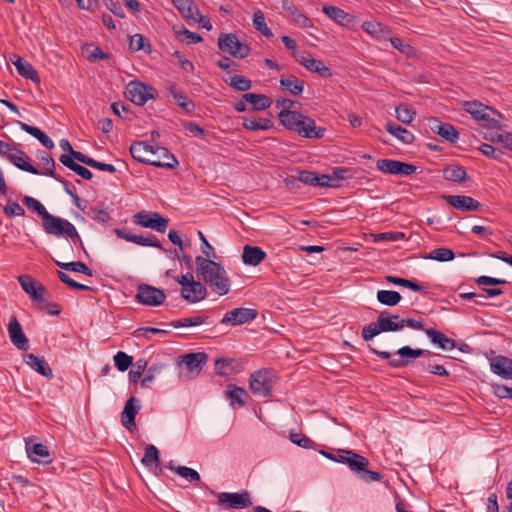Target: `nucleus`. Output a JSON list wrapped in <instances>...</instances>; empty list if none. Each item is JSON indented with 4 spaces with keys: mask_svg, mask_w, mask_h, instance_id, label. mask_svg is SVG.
Returning a JSON list of instances; mask_svg holds the SVG:
<instances>
[{
    "mask_svg": "<svg viewBox=\"0 0 512 512\" xmlns=\"http://www.w3.org/2000/svg\"><path fill=\"white\" fill-rule=\"evenodd\" d=\"M133 221L139 226L151 228L160 233L165 232L168 226V219L164 218L157 212L152 214H148L144 211L138 212L134 215Z\"/></svg>",
    "mask_w": 512,
    "mask_h": 512,
    "instance_id": "9b49d317",
    "label": "nucleus"
},
{
    "mask_svg": "<svg viewBox=\"0 0 512 512\" xmlns=\"http://www.w3.org/2000/svg\"><path fill=\"white\" fill-rule=\"evenodd\" d=\"M280 86L291 93L294 96H298L303 92L304 81L298 79L294 75H289L287 77H281Z\"/></svg>",
    "mask_w": 512,
    "mask_h": 512,
    "instance_id": "72a5a7b5",
    "label": "nucleus"
},
{
    "mask_svg": "<svg viewBox=\"0 0 512 512\" xmlns=\"http://www.w3.org/2000/svg\"><path fill=\"white\" fill-rule=\"evenodd\" d=\"M132 362L133 358L123 351H118L114 356L115 367L121 372L126 371L132 365Z\"/></svg>",
    "mask_w": 512,
    "mask_h": 512,
    "instance_id": "4d7b16f0",
    "label": "nucleus"
},
{
    "mask_svg": "<svg viewBox=\"0 0 512 512\" xmlns=\"http://www.w3.org/2000/svg\"><path fill=\"white\" fill-rule=\"evenodd\" d=\"M362 28L368 34L375 36L377 38H386L388 36L387 28L380 24L379 22H364Z\"/></svg>",
    "mask_w": 512,
    "mask_h": 512,
    "instance_id": "49530a36",
    "label": "nucleus"
},
{
    "mask_svg": "<svg viewBox=\"0 0 512 512\" xmlns=\"http://www.w3.org/2000/svg\"><path fill=\"white\" fill-rule=\"evenodd\" d=\"M207 258L197 256L196 263V276L199 280L208 284L209 287L218 295H226L230 290V279L225 268L211 258H215L216 254H210L203 249L202 251Z\"/></svg>",
    "mask_w": 512,
    "mask_h": 512,
    "instance_id": "f257e3e1",
    "label": "nucleus"
},
{
    "mask_svg": "<svg viewBox=\"0 0 512 512\" xmlns=\"http://www.w3.org/2000/svg\"><path fill=\"white\" fill-rule=\"evenodd\" d=\"M376 168L385 174L402 176L411 175L417 170V167L412 164L392 159H379L376 162Z\"/></svg>",
    "mask_w": 512,
    "mask_h": 512,
    "instance_id": "f8f14e48",
    "label": "nucleus"
},
{
    "mask_svg": "<svg viewBox=\"0 0 512 512\" xmlns=\"http://www.w3.org/2000/svg\"><path fill=\"white\" fill-rule=\"evenodd\" d=\"M218 48L234 58H246L250 54V47L240 42L234 33H222L218 37Z\"/></svg>",
    "mask_w": 512,
    "mask_h": 512,
    "instance_id": "6e6552de",
    "label": "nucleus"
},
{
    "mask_svg": "<svg viewBox=\"0 0 512 512\" xmlns=\"http://www.w3.org/2000/svg\"><path fill=\"white\" fill-rule=\"evenodd\" d=\"M8 334L12 344L21 351L29 349V341L16 317H12L8 324Z\"/></svg>",
    "mask_w": 512,
    "mask_h": 512,
    "instance_id": "f3484780",
    "label": "nucleus"
},
{
    "mask_svg": "<svg viewBox=\"0 0 512 512\" xmlns=\"http://www.w3.org/2000/svg\"><path fill=\"white\" fill-rule=\"evenodd\" d=\"M59 161L64 166H66L67 168H69L70 170L75 172L77 175H79L83 179H85V180L92 179V177H93L92 172L89 169H87L86 167L81 166L78 163H76L74 160H72V158L70 156L63 154L59 157Z\"/></svg>",
    "mask_w": 512,
    "mask_h": 512,
    "instance_id": "473e14b6",
    "label": "nucleus"
},
{
    "mask_svg": "<svg viewBox=\"0 0 512 512\" xmlns=\"http://www.w3.org/2000/svg\"><path fill=\"white\" fill-rule=\"evenodd\" d=\"M376 297L381 304L390 307L396 306L402 299L400 293L393 290H379Z\"/></svg>",
    "mask_w": 512,
    "mask_h": 512,
    "instance_id": "79ce46f5",
    "label": "nucleus"
},
{
    "mask_svg": "<svg viewBox=\"0 0 512 512\" xmlns=\"http://www.w3.org/2000/svg\"><path fill=\"white\" fill-rule=\"evenodd\" d=\"M227 398L230 400V405L234 406L237 404L242 407L246 403L247 392L238 386L229 385L226 391Z\"/></svg>",
    "mask_w": 512,
    "mask_h": 512,
    "instance_id": "e433bc0d",
    "label": "nucleus"
},
{
    "mask_svg": "<svg viewBox=\"0 0 512 512\" xmlns=\"http://www.w3.org/2000/svg\"><path fill=\"white\" fill-rule=\"evenodd\" d=\"M258 315L256 309L251 308H235L228 311L221 319V324H229L232 326L242 325L254 320Z\"/></svg>",
    "mask_w": 512,
    "mask_h": 512,
    "instance_id": "2eb2a0df",
    "label": "nucleus"
},
{
    "mask_svg": "<svg viewBox=\"0 0 512 512\" xmlns=\"http://www.w3.org/2000/svg\"><path fill=\"white\" fill-rule=\"evenodd\" d=\"M377 319L383 332H396L403 329L402 318L399 315L383 311L378 315Z\"/></svg>",
    "mask_w": 512,
    "mask_h": 512,
    "instance_id": "bb28decb",
    "label": "nucleus"
},
{
    "mask_svg": "<svg viewBox=\"0 0 512 512\" xmlns=\"http://www.w3.org/2000/svg\"><path fill=\"white\" fill-rule=\"evenodd\" d=\"M425 333L430 341L443 350H452L456 347L453 339L446 337L443 333L435 329H426Z\"/></svg>",
    "mask_w": 512,
    "mask_h": 512,
    "instance_id": "7c9ffc66",
    "label": "nucleus"
},
{
    "mask_svg": "<svg viewBox=\"0 0 512 512\" xmlns=\"http://www.w3.org/2000/svg\"><path fill=\"white\" fill-rule=\"evenodd\" d=\"M337 462L346 464L351 471L359 473L360 470H364L368 466L369 460L364 456L355 453L352 450L339 449L335 452Z\"/></svg>",
    "mask_w": 512,
    "mask_h": 512,
    "instance_id": "ddd939ff",
    "label": "nucleus"
},
{
    "mask_svg": "<svg viewBox=\"0 0 512 512\" xmlns=\"http://www.w3.org/2000/svg\"><path fill=\"white\" fill-rule=\"evenodd\" d=\"M18 281H19L22 289L30 296V298L33 301H36V302L44 301L45 287L43 285L40 284L38 287H36V283L28 275L19 276Z\"/></svg>",
    "mask_w": 512,
    "mask_h": 512,
    "instance_id": "4be33fe9",
    "label": "nucleus"
},
{
    "mask_svg": "<svg viewBox=\"0 0 512 512\" xmlns=\"http://www.w3.org/2000/svg\"><path fill=\"white\" fill-rule=\"evenodd\" d=\"M253 26L254 28L263 34L265 37H272L273 34L271 30L268 28L264 13L261 10H257L253 14Z\"/></svg>",
    "mask_w": 512,
    "mask_h": 512,
    "instance_id": "de8ad7c7",
    "label": "nucleus"
},
{
    "mask_svg": "<svg viewBox=\"0 0 512 512\" xmlns=\"http://www.w3.org/2000/svg\"><path fill=\"white\" fill-rule=\"evenodd\" d=\"M111 109L114 114H116L117 116H119L122 119L130 121L133 118V114L129 111L128 106H126L122 103L114 102L111 105Z\"/></svg>",
    "mask_w": 512,
    "mask_h": 512,
    "instance_id": "69168bd1",
    "label": "nucleus"
},
{
    "mask_svg": "<svg viewBox=\"0 0 512 512\" xmlns=\"http://www.w3.org/2000/svg\"><path fill=\"white\" fill-rule=\"evenodd\" d=\"M266 258V253L258 246L245 245L242 261L246 265L257 266Z\"/></svg>",
    "mask_w": 512,
    "mask_h": 512,
    "instance_id": "c85d7f7f",
    "label": "nucleus"
},
{
    "mask_svg": "<svg viewBox=\"0 0 512 512\" xmlns=\"http://www.w3.org/2000/svg\"><path fill=\"white\" fill-rule=\"evenodd\" d=\"M178 11L187 19L199 14V9L192 0H172Z\"/></svg>",
    "mask_w": 512,
    "mask_h": 512,
    "instance_id": "58836bf2",
    "label": "nucleus"
},
{
    "mask_svg": "<svg viewBox=\"0 0 512 512\" xmlns=\"http://www.w3.org/2000/svg\"><path fill=\"white\" fill-rule=\"evenodd\" d=\"M140 401L131 396L124 405V409L121 413V423L129 431L136 429L135 417L140 411Z\"/></svg>",
    "mask_w": 512,
    "mask_h": 512,
    "instance_id": "dca6fc26",
    "label": "nucleus"
},
{
    "mask_svg": "<svg viewBox=\"0 0 512 512\" xmlns=\"http://www.w3.org/2000/svg\"><path fill=\"white\" fill-rule=\"evenodd\" d=\"M206 320H207V316L196 315V316H192V317H186V318L174 320L170 323V325L174 328L198 326V325L204 324L206 322Z\"/></svg>",
    "mask_w": 512,
    "mask_h": 512,
    "instance_id": "a18cd8bd",
    "label": "nucleus"
},
{
    "mask_svg": "<svg viewBox=\"0 0 512 512\" xmlns=\"http://www.w3.org/2000/svg\"><path fill=\"white\" fill-rule=\"evenodd\" d=\"M276 382V375L272 370L261 369L250 375L249 388L254 395L269 397Z\"/></svg>",
    "mask_w": 512,
    "mask_h": 512,
    "instance_id": "423d86ee",
    "label": "nucleus"
},
{
    "mask_svg": "<svg viewBox=\"0 0 512 512\" xmlns=\"http://www.w3.org/2000/svg\"><path fill=\"white\" fill-rule=\"evenodd\" d=\"M207 362V355L204 352H196V353H187L181 356L180 363L183 364L186 369L198 375L203 366Z\"/></svg>",
    "mask_w": 512,
    "mask_h": 512,
    "instance_id": "aec40b11",
    "label": "nucleus"
},
{
    "mask_svg": "<svg viewBox=\"0 0 512 512\" xmlns=\"http://www.w3.org/2000/svg\"><path fill=\"white\" fill-rule=\"evenodd\" d=\"M55 263L61 269L66 271L78 272L90 277L93 275L92 269H90L85 263L81 261L64 263L56 260Z\"/></svg>",
    "mask_w": 512,
    "mask_h": 512,
    "instance_id": "37998d69",
    "label": "nucleus"
},
{
    "mask_svg": "<svg viewBox=\"0 0 512 512\" xmlns=\"http://www.w3.org/2000/svg\"><path fill=\"white\" fill-rule=\"evenodd\" d=\"M130 154L136 161L155 167L174 169L179 164L167 148L153 147L143 141L134 142L130 146Z\"/></svg>",
    "mask_w": 512,
    "mask_h": 512,
    "instance_id": "f03ea898",
    "label": "nucleus"
},
{
    "mask_svg": "<svg viewBox=\"0 0 512 512\" xmlns=\"http://www.w3.org/2000/svg\"><path fill=\"white\" fill-rule=\"evenodd\" d=\"M22 201L28 209H32V210L36 211L38 213V215L41 216L42 221L44 220V218H46L50 214L46 210V208L41 204V202L33 197L24 196Z\"/></svg>",
    "mask_w": 512,
    "mask_h": 512,
    "instance_id": "603ef678",
    "label": "nucleus"
},
{
    "mask_svg": "<svg viewBox=\"0 0 512 512\" xmlns=\"http://www.w3.org/2000/svg\"><path fill=\"white\" fill-rule=\"evenodd\" d=\"M493 393L500 399H512V387L503 384H494Z\"/></svg>",
    "mask_w": 512,
    "mask_h": 512,
    "instance_id": "774afa93",
    "label": "nucleus"
},
{
    "mask_svg": "<svg viewBox=\"0 0 512 512\" xmlns=\"http://www.w3.org/2000/svg\"><path fill=\"white\" fill-rule=\"evenodd\" d=\"M380 327L378 320L364 326L362 329V338L365 341L372 340L375 336L383 332Z\"/></svg>",
    "mask_w": 512,
    "mask_h": 512,
    "instance_id": "e2e57ef3",
    "label": "nucleus"
},
{
    "mask_svg": "<svg viewBox=\"0 0 512 512\" xmlns=\"http://www.w3.org/2000/svg\"><path fill=\"white\" fill-rule=\"evenodd\" d=\"M134 243L140 246H150L162 249L161 243L153 234H147L146 236L137 235L135 237Z\"/></svg>",
    "mask_w": 512,
    "mask_h": 512,
    "instance_id": "680f3d73",
    "label": "nucleus"
},
{
    "mask_svg": "<svg viewBox=\"0 0 512 512\" xmlns=\"http://www.w3.org/2000/svg\"><path fill=\"white\" fill-rule=\"evenodd\" d=\"M147 361L139 359L133 365V368L129 371V379L132 383H137L143 373L146 371Z\"/></svg>",
    "mask_w": 512,
    "mask_h": 512,
    "instance_id": "13d9d810",
    "label": "nucleus"
},
{
    "mask_svg": "<svg viewBox=\"0 0 512 512\" xmlns=\"http://www.w3.org/2000/svg\"><path fill=\"white\" fill-rule=\"evenodd\" d=\"M217 498L219 505H225L228 508L241 509L252 505L250 494L247 491L242 493L221 492Z\"/></svg>",
    "mask_w": 512,
    "mask_h": 512,
    "instance_id": "4468645a",
    "label": "nucleus"
},
{
    "mask_svg": "<svg viewBox=\"0 0 512 512\" xmlns=\"http://www.w3.org/2000/svg\"><path fill=\"white\" fill-rule=\"evenodd\" d=\"M40 161L44 166V169L40 171L39 175H45L53 177L55 180H59V177L55 174V161L53 158L47 154L46 152H43V154L40 156Z\"/></svg>",
    "mask_w": 512,
    "mask_h": 512,
    "instance_id": "8fccbe9b",
    "label": "nucleus"
},
{
    "mask_svg": "<svg viewBox=\"0 0 512 512\" xmlns=\"http://www.w3.org/2000/svg\"><path fill=\"white\" fill-rule=\"evenodd\" d=\"M182 297L190 302L197 303L203 299H205L207 295L206 287L200 281H193L185 288L181 290Z\"/></svg>",
    "mask_w": 512,
    "mask_h": 512,
    "instance_id": "a878e982",
    "label": "nucleus"
},
{
    "mask_svg": "<svg viewBox=\"0 0 512 512\" xmlns=\"http://www.w3.org/2000/svg\"><path fill=\"white\" fill-rule=\"evenodd\" d=\"M42 226L47 234L56 237L78 238V231L70 221L52 214L44 218Z\"/></svg>",
    "mask_w": 512,
    "mask_h": 512,
    "instance_id": "0eeeda50",
    "label": "nucleus"
},
{
    "mask_svg": "<svg viewBox=\"0 0 512 512\" xmlns=\"http://www.w3.org/2000/svg\"><path fill=\"white\" fill-rule=\"evenodd\" d=\"M443 199L455 209L461 211H475L481 205L470 196L464 195H443Z\"/></svg>",
    "mask_w": 512,
    "mask_h": 512,
    "instance_id": "6ab92c4d",
    "label": "nucleus"
},
{
    "mask_svg": "<svg viewBox=\"0 0 512 512\" xmlns=\"http://www.w3.org/2000/svg\"><path fill=\"white\" fill-rule=\"evenodd\" d=\"M340 185L337 178L327 174L316 173L315 186L338 188Z\"/></svg>",
    "mask_w": 512,
    "mask_h": 512,
    "instance_id": "bf43d9fd",
    "label": "nucleus"
},
{
    "mask_svg": "<svg viewBox=\"0 0 512 512\" xmlns=\"http://www.w3.org/2000/svg\"><path fill=\"white\" fill-rule=\"evenodd\" d=\"M127 98L138 106H143L149 99L155 98V89L140 81H131L126 86Z\"/></svg>",
    "mask_w": 512,
    "mask_h": 512,
    "instance_id": "1a4fd4ad",
    "label": "nucleus"
},
{
    "mask_svg": "<svg viewBox=\"0 0 512 512\" xmlns=\"http://www.w3.org/2000/svg\"><path fill=\"white\" fill-rule=\"evenodd\" d=\"M243 100L248 102L252 105L253 110H264L266 108H269L272 104V101L269 97L263 95V94H256V93H246L243 94Z\"/></svg>",
    "mask_w": 512,
    "mask_h": 512,
    "instance_id": "f704fd0d",
    "label": "nucleus"
},
{
    "mask_svg": "<svg viewBox=\"0 0 512 512\" xmlns=\"http://www.w3.org/2000/svg\"><path fill=\"white\" fill-rule=\"evenodd\" d=\"M429 126L434 133H437L450 143H455L459 138L458 131L451 124L432 118L429 120Z\"/></svg>",
    "mask_w": 512,
    "mask_h": 512,
    "instance_id": "5701e85b",
    "label": "nucleus"
},
{
    "mask_svg": "<svg viewBox=\"0 0 512 512\" xmlns=\"http://www.w3.org/2000/svg\"><path fill=\"white\" fill-rule=\"evenodd\" d=\"M8 160L13 163L17 168L31 174L39 175L40 170L36 169L30 164V157L22 150L15 147L13 152L9 154Z\"/></svg>",
    "mask_w": 512,
    "mask_h": 512,
    "instance_id": "393cba45",
    "label": "nucleus"
},
{
    "mask_svg": "<svg viewBox=\"0 0 512 512\" xmlns=\"http://www.w3.org/2000/svg\"><path fill=\"white\" fill-rule=\"evenodd\" d=\"M226 82L234 89L242 92L249 90L252 86V81L241 75H234Z\"/></svg>",
    "mask_w": 512,
    "mask_h": 512,
    "instance_id": "5fc2aeb1",
    "label": "nucleus"
},
{
    "mask_svg": "<svg viewBox=\"0 0 512 512\" xmlns=\"http://www.w3.org/2000/svg\"><path fill=\"white\" fill-rule=\"evenodd\" d=\"M322 11L340 25L349 26L353 22V16L338 7L325 5Z\"/></svg>",
    "mask_w": 512,
    "mask_h": 512,
    "instance_id": "c756f323",
    "label": "nucleus"
},
{
    "mask_svg": "<svg viewBox=\"0 0 512 512\" xmlns=\"http://www.w3.org/2000/svg\"><path fill=\"white\" fill-rule=\"evenodd\" d=\"M278 119L286 129L296 132L302 137L320 139L324 136L325 129L316 127L312 118L295 110L279 112Z\"/></svg>",
    "mask_w": 512,
    "mask_h": 512,
    "instance_id": "7ed1b4c3",
    "label": "nucleus"
},
{
    "mask_svg": "<svg viewBox=\"0 0 512 512\" xmlns=\"http://www.w3.org/2000/svg\"><path fill=\"white\" fill-rule=\"evenodd\" d=\"M454 257L453 250L449 248H436L429 253L427 258L439 262H447L453 260Z\"/></svg>",
    "mask_w": 512,
    "mask_h": 512,
    "instance_id": "3c124183",
    "label": "nucleus"
},
{
    "mask_svg": "<svg viewBox=\"0 0 512 512\" xmlns=\"http://www.w3.org/2000/svg\"><path fill=\"white\" fill-rule=\"evenodd\" d=\"M10 61L15 66L18 74L25 79L31 80L34 83H40V77L34 67L27 61L23 60L17 55L10 57Z\"/></svg>",
    "mask_w": 512,
    "mask_h": 512,
    "instance_id": "b1692460",
    "label": "nucleus"
},
{
    "mask_svg": "<svg viewBox=\"0 0 512 512\" xmlns=\"http://www.w3.org/2000/svg\"><path fill=\"white\" fill-rule=\"evenodd\" d=\"M136 300L146 306H159L166 298L163 290L148 284H140L137 287Z\"/></svg>",
    "mask_w": 512,
    "mask_h": 512,
    "instance_id": "9d476101",
    "label": "nucleus"
},
{
    "mask_svg": "<svg viewBox=\"0 0 512 512\" xmlns=\"http://www.w3.org/2000/svg\"><path fill=\"white\" fill-rule=\"evenodd\" d=\"M464 110L471 114L472 118L488 129H495L501 126L502 115L478 101H466L463 105Z\"/></svg>",
    "mask_w": 512,
    "mask_h": 512,
    "instance_id": "20e7f679",
    "label": "nucleus"
},
{
    "mask_svg": "<svg viewBox=\"0 0 512 512\" xmlns=\"http://www.w3.org/2000/svg\"><path fill=\"white\" fill-rule=\"evenodd\" d=\"M415 111L405 104H400L396 107V118L404 123L409 124L415 117Z\"/></svg>",
    "mask_w": 512,
    "mask_h": 512,
    "instance_id": "864d4df0",
    "label": "nucleus"
},
{
    "mask_svg": "<svg viewBox=\"0 0 512 512\" xmlns=\"http://www.w3.org/2000/svg\"><path fill=\"white\" fill-rule=\"evenodd\" d=\"M21 129L36 138L47 149H52L54 147L53 141L38 127L30 126L26 123H21Z\"/></svg>",
    "mask_w": 512,
    "mask_h": 512,
    "instance_id": "c9c22d12",
    "label": "nucleus"
},
{
    "mask_svg": "<svg viewBox=\"0 0 512 512\" xmlns=\"http://www.w3.org/2000/svg\"><path fill=\"white\" fill-rule=\"evenodd\" d=\"M297 61L303 65L307 70L317 73L321 77L330 78L332 71L321 60L311 58L310 54L296 56Z\"/></svg>",
    "mask_w": 512,
    "mask_h": 512,
    "instance_id": "a211bd4d",
    "label": "nucleus"
},
{
    "mask_svg": "<svg viewBox=\"0 0 512 512\" xmlns=\"http://www.w3.org/2000/svg\"><path fill=\"white\" fill-rule=\"evenodd\" d=\"M3 212L9 218L14 216H23L25 214V210L20 204L11 201H8V204L4 206Z\"/></svg>",
    "mask_w": 512,
    "mask_h": 512,
    "instance_id": "0e129e2a",
    "label": "nucleus"
},
{
    "mask_svg": "<svg viewBox=\"0 0 512 512\" xmlns=\"http://www.w3.org/2000/svg\"><path fill=\"white\" fill-rule=\"evenodd\" d=\"M242 125L245 129L251 131L269 130L273 127V123L267 118H243Z\"/></svg>",
    "mask_w": 512,
    "mask_h": 512,
    "instance_id": "4c0bfd02",
    "label": "nucleus"
},
{
    "mask_svg": "<svg viewBox=\"0 0 512 512\" xmlns=\"http://www.w3.org/2000/svg\"><path fill=\"white\" fill-rule=\"evenodd\" d=\"M141 463L146 467H150L152 464L159 465V451L154 445L149 444L146 446L144 456L141 459Z\"/></svg>",
    "mask_w": 512,
    "mask_h": 512,
    "instance_id": "09e8293b",
    "label": "nucleus"
},
{
    "mask_svg": "<svg viewBox=\"0 0 512 512\" xmlns=\"http://www.w3.org/2000/svg\"><path fill=\"white\" fill-rule=\"evenodd\" d=\"M490 370L493 374L506 379L512 380V371H510V357L497 355L489 360Z\"/></svg>",
    "mask_w": 512,
    "mask_h": 512,
    "instance_id": "412c9836",
    "label": "nucleus"
},
{
    "mask_svg": "<svg viewBox=\"0 0 512 512\" xmlns=\"http://www.w3.org/2000/svg\"><path fill=\"white\" fill-rule=\"evenodd\" d=\"M176 474L191 483H198L201 480L200 474L195 469L187 466H178L176 469Z\"/></svg>",
    "mask_w": 512,
    "mask_h": 512,
    "instance_id": "6e6d98bb",
    "label": "nucleus"
},
{
    "mask_svg": "<svg viewBox=\"0 0 512 512\" xmlns=\"http://www.w3.org/2000/svg\"><path fill=\"white\" fill-rule=\"evenodd\" d=\"M170 93L174 99V102L181 107L185 112L191 113L195 109L194 103L182 92L176 90V86L173 84L169 88Z\"/></svg>",
    "mask_w": 512,
    "mask_h": 512,
    "instance_id": "a19ab883",
    "label": "nucleus"
},
{
    "mask_svg": "<svg viewBox=\"0 0 512 512\" xmlns=\"http://www.w3.org/2000/svg\"><path fill=\"white\" fill-rule=\"evenodd\" d=\"M443 176L446 180L452 182H465L467 180V173L464 167L451 165L444 169Z\"/></svg>",
    "mask_w": 512,
    "mask_h": 512,
    "instance_id": "ea45409f",
    "label": "nucleus"
},
{
    "mask_svg": "<svg viewBox=\"0 0 512 512\" xmlns=\"http://www.w3.org/2000/svg\"><path fill=\"white\" fill-rule=\"evenodd\" d=\"M290 17L300 28H311L313 26L312 21L298 9L294 11Z\"/></svg>",
    "mask_w": 512,
    "mask_h": 512,
    "instance_id": "338daca9",
    "label": "nucleus"
},
{
    "mask_svg": "<svg viewBox=\"0 0 512 512\" xmlns=\"http://www.w3.org/2000/svg\"><path fill=\"white\" fill-rule=\"evenodd\" d=\"M25 363L40 375L48 379L53 378L52 369L44 358H40L34 354H27L25 357Z\"/></svg>",
    "mask_w": 512,
    "mask_h": 512,
    "instance_id": "cd10ccee",
    "label": "nucleus"
},
{
    "mask_svg": "<svg viewBox=\"0 0 512 512\" xmlns=\"http://www.w3.org/2000/svg\"><path fill=\"white\" fill-rule=\"evenodd\" d=\"M27 452L30 454V457L33 461H38V462L40 460L37 459V457L49 458V455H50L48 448L41 443L34 444L31 448L27 449Z\"/></svg>",
    "mask_w": 512,
    "mask_h": 512,
    "instance_id": "052dcab7",
    "label": "nucleus"
},
{
    "mask_svg": "<svg viewBox=\"0 0 512 512\" xmlns=\"http://www.w3.org/2000/svg\"><path fill=\"white\" fill-rule=\"evenodd\" d=\"M370 350L380 358L388 360V364L392 368L406 367L411 363V359L432 355V352L429 350L420 348L414 349L410 346H403L396 351L395 354L398 355L399 358H391V353L388 351H379L374 348H371Z\"/></svg>",
    "mask_w": 512,
    "mask_h": 512,
    "instance_id": "39448f33",
    "label": "nucleus"
},
{
    "mask_svg": "<svg viewBox=\"0 0 512 512\" xmlns=\"http://www.w3.org/2000/svg\"><path fill=\"white\" fill-rule=\"evenodd\" d=\"M387 132L396 137L404 144H411L415 140V136L412 132L408 131L406 128L395 124L393 122H389L385 126Z\"/></svg>",
    "mask_w": 512,
    "mask_h": 512,
    "instance_id": "2f4dec72",
    "label": "nucleus"
},
{
    "mask_svg": "<svg viewBox=\"0 0 512 512\" xmlns=\"http://www.w3.org/2000/svg\"><path fill=\"white\" fill-rule=\"evenodd\" d=\"M385 280L388 283L398 285V286H403V287L409 288L415 292H422L425 290L424 286H422L412 280L401 278L398 276L387 275V276H385Z\"/></svg>",
    "mask_w": 512,
    "mask_h": 512,
    "instance_id": "c03bdc74",
    "label": "nucleus"
}]
</instances>
